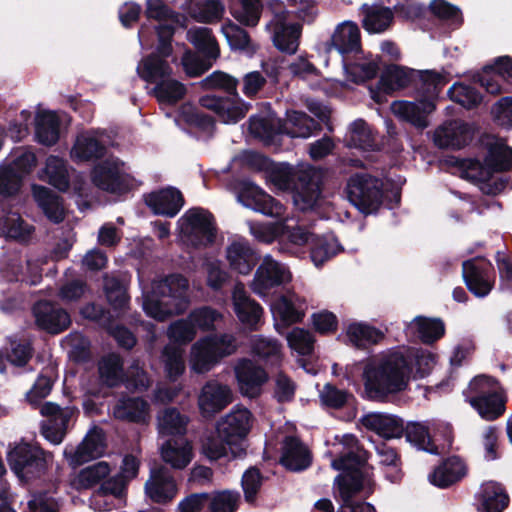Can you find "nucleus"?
<instances>
[{"instance_id":"obj_12","label":"nucleus","mask_w":512,"mask_h":512,"mask_svg":"<svg viewBox=\"0 0 512 512\" xmlns=\"http://www.w3.org/2000/svg\"><path fill=\"white\" fill-rule=\"evenodd\" d=\"M238 199L244 206L263 215L278 217L282 214L283 205L249 180L239 182Z\"/></svg>"},{"instance_id":"obj_31","label":"nucleus","mask_w":512,"mask_h":512,"mask_svg":"<svg viewBox=\"0 0 512 512\" xmlns=\"http://www.w3.org/2000/svg\"><path fill=\"white\" fill-rule=\"evenodd\" d=\"M22 175L11 165L0 167V209L13 208L22 186Z\"/></svg>"},{"instance_id":"obj_29","label":"nucleus","mask_w":512,"mask_h":512,"mask_svg":"<svg viewBox=\"0 0 512 512\" xmlns=\"http://www.w3.org/2000/svg\"><path fill=\"white\" fill-rule=\"evenodd\" d=\"M467 473V468L459 456H450L442 461L429 475L432 485L446 489L459 482Z\"/></svg>"},{"instance_id":"obj_8","label":"nucleus","mask_w":512,"mask_h":512,"mask_svg":"<svg viewBox=\"0 0 512 512\" xmlns=\"http://www.w3.org/2000/svg\"><path fill=\"white\" fill-rule=\"evenodd\" d=\"M181 233L194 248L211 246L216 239L217 229L214 215L201 207L188 209L179 219Z\"/></svg>"},{"instance_id":"obj_30","label":"nucleus","mask_w":512,"mask_h":512,"mask_svg":"<svg viewBox=\"0 0 512 512\" xmlns=\"http://www.w3.org/2000/svg\"><path fill=\"white\" fill-rule=\"evenodd\" d=\"M149 413V404L142 397H121L113 408L116 419L129 423H144Z\"/></svg>"},{"instance_id":"obj_48","label":"nucleus","mask_w":512,"mask_h":512,"mask_svg":"<svg viewBox=\"0 0 512 512\" xmlns=\"http://www.w3.org/2000/svg\"><path fill=\"white\" fill-rule=\"evenodd\" d=\"M34 348L28 341H12L10 349L0 350V373H6V362L16 367H25L33 356Z\"/></svg>"},{"instance_id":"obj_18","label":"nucleus","mask_w":512,"mask_h":512,"mask_svg":"<svg viewBox=\"0 0 512 512\" xmlns=\"http://www.w3.org/2000/svg\"><path fill=\"white\" fill-rule=\"evenodd\" d=\"M199 104L203 108L214 111L226 123L240 121L252 107L250 103L245 102L239 96L235 98L204 95L200 97Z\"/></svg>"},{"instance_id":"obj_47","label":"nucleus","mask_w":512,"mask_h":512,"mask_svg":"<svg viewBox=\"0 0 512 512\" xmlns=\"http://www.w3.org/2000/svg\"><path fill=\"white\" fill-rule=\"evenodd\" d=\"M346 334L350 343L360 349H365L371 345L378 344L385 337L384 333L380 329L362 323L350 324Z\"/></svg>"},{"instance_id":"obj_22","label":"nucleus","mask_w":512,"mask_h":512,"mask_svg":"<svg viewBox=\"0 0 512 512\" xmlns=\"http://www.w3.org/2000/svg\"><path fill=\"white\" fill-rule=\"evenodd\" d=\"M285 278L284 267L271 256H265L255 272L252 290L260 296H265L271 289L282 286Z\"/></svg>"},{"instance_id":"obj_24","label":"nucleus","mask_w":512,"mask_h":512,"mask_svg":"<svg viewBox=\"0 0 512 512\" xmlns=\"http://www.w3.org/2000/svg\"><path fill=\"white\" fill-rule=\"evenodd\" d=\"M296 201L303 203V209L312 208L321 197L322 183L316 169L309 165L300 170V178L292 189Z\"/></svg>"},{"instance_id":"obj_28","label":"nucleus","mask_w":512,"mask_h":512,"mask_svg":"<svg viewBox=\"0 0 512 512\" xmlns=\"http://www.w3.org/2000/svg\"><path fill=\"white\" fill-rule=\"evenodd\" d=\"M416 80V70L389 64L385 66L378 81V89L387 95H391L397 90L412 86Z\"/></svg>"},{"instance_id":"obj_14","label":"nucleus","mask_w":512,"mask_h":512,"mask_svg":"<svg viewBox=\"0 0 512 512\" xmlns=\"http://www.w3.org/2000/svg\"><path fill=\"white\" fill-rule=\"evenodd\" d=\"M91 180L97 188L111 194L123 195L131 190L128 175L122 173L115 163L108 160L94 166Z\"/></svg>"},{"instance_id":"obj_37","label":"nucleus","mask_w":512,"mask_h":512,"mask_svg":"<svg viewBox=\"0 0 512 512\" xmlns=\"http://www.w3.org/2000/svg\"><path fill=\"white\" fill-rule=\"evenodd\" d=\"M60 119L53 111L40 113L35 119L36 141L44 146L55 145L60 138Z\"/></svg>"},{"instance_id":"obj_56","label":"nucleus","mask_w":512,"mask_h":512,"mask_svg":"<svg viewBox=\"0 0 512 512\" xmlns=\"http://www.w3.org/2000/svg\"><path fill=\"white\" fill-rule=\"evenodd\" d=\"M376 451L380 457V464L387 467L385 477L392 483H397L402 478L401 458L395 448L382 442L376 446Z\"/></svg>"},{"instance_id":"obj_16","label":"nucleus","mask_w":512,"mask_h":512,"mask_svg":"<svg viewBox=\"0 0 512 512\" xmlns=\"http://www.w3.org/2000/svg\"><path fill=\"white\" fill-rule=\"evenodd\" d=\"M229 354L224 347L223 338L205 337L192 347V369L197 373L208 372Z\"/></svg>"},{"instance_id":"obj_11","label":"nucleus","mask_w":512,"mask_h":512,"mask_svg":"<svg viewBox=\"0 0 512 512\" xmlns=\"http://www.w3.org/2000/svg\"><path fill=\"white\" fill-rule=\"evenodd\" d=\"M31 311L36 327L48 334H60L71 325L70 314L57 302L38 300L33 304Z\"/></svg>"},{"instance_id":"obj_44","label":"nucleus","mask_w":512,"mask_h":512,"mask_svg":"<svg viewBox=\"0 0 512 512\" xmlns=\"http://www.w3.org/2000/svg\"><path fill=\"white\" fill-rule=\"evenodd\" d=\"M449 79L435 70L416 71L414 86L420 93L421 99H431L434 103Z\"/></svg>"},{"instance_id":"obj_58","label":"nucleus","mask_w":512,"mask_h":512,"mask_svg":"<svg viewBox=\"0 0 512 512\" xmlns=\"http://www.w3.org/2000/svg\"><path fill=\"white\" fill-rule=\"evenodd\" d=\"M454 166L457 167L461 176L472 182H485L492 178L488 167L486 166L485 158L480 161L477 158H461L456 159Z\"/></svg>"},{"instance_id":"obj_51","label":"nucleus","mask_w":512,"mask_h":512,"mask_svg":"<svg viewBox=\"0 0 512 512\" xmlns=\"http://www.w3.org/2000/svg\"><path fill=\"white\" fill-rule=\"evenodd\" d=\"M403 435L405 436L406 441L417 449L431 454L438 453V447L433 442L428 426L419 422H408L406 426H404Z\"/></svg>"},{"instance_id":"obj_62","label":"nucleus","mask_w":512,"mask_h":512,"mask_svg":"<svg viewBox=\"0 0 512 512\" xmlns=\"http://www.w3.org/2000/svg\"><path fill=\"white\" fill-rule=\"evenodd\" d=\"M350 143L352 146L373 151L376 148L375 137L365 120L356 119L350 125Z\"/></svg>"},{"instance_id":"obj_41","label":"nucleus","mask_w":512,"mask_h":512,"mask_svg":"<svg viewBox=\"0 0 512 512\" xmlns=\"http://www.w3.org/2000/svg\"><path fill=\"white\" fill-rule=\"evenodd\" d=\"M192 448L183 439H169L161 447V458L173 469L182 470L192 460Z\"/></svg>"},{"instance_id":"obj_32","label":"nucleus","mask_w":512,"mask_h":512,"mask_svg":"<svg viewBox=\"0 0 512 512\" xmlns=\"http://www.w3.org/2000/svg\"><path fill=\"white\" fill-rule=\"evenodd\" d=\"M227 260L232 270L248 275L256 266L259 257L247 242L235 241L227 247Z\"/></svg>"},{"instance_id":"obj_53","label":"nucleus","mask_w":512,"mask_h":512,"mask_svg":"<svg viewBox=\"0 0 512 512\" xmlns=\"http://www.w3.org/2000/svg\"><path fill=\"white\" fill-rule=\"evenodd\" d=\"M187 36L190 43L199 53L209 58H217L219 56V46L210 28L197 27L190 29Z\"/></svg>"},{"instance_id":"obj_45","label":"nucleus","mask_w":512,"mask_h":512,"mask_svg":"<svg viewBox=\"0 0 512 512\" xmlns=\"http://www.w3.org/2000/svg\"><path fill=\"white\" fill-rule=\"evenodd\" d=\"M99 377L102 384L109 388L120 386L124 380V363L120 355L110 353L98 364Z\"/></svg>"},{"instance_id":"obj_52","label":"nucleus","mask_w":512,"mask_h":512,"mask_svg":"<svg viewBox=\"0 0 512 512\" xmlns=\"http://www.w3.org/2000/svg\"><path fill=\"white\" fill-rule=\"evenodd\" d=\"M362 9V26L369 33L384 32L393 21V13L388 7L373 8L365 4Z\"/></svg>"},{"instance_id":"obj_5","label":"nucleus","mask_w":512,"mask_h":512,"mask_svg":"<svg viewBox=\"0 0 512 512\" xmlns=\"http://www.w3.org/2000/svg\"><path fill=\"white\" fill-rule=\"evenodd\" d=\"M463 395L465 401L486 421H495L505 413L507 397L495 377L475 376L463 391Z\"/></svg>"},{"instance_id":"obj_36","label":"nucleus","mask_w":512,"mask_h":512,"mask_svg":"<svg viewBox=\"0 0 512 512\" xmlns=\"http://www.w3.org/2000/svg\"><path fill=\"white\" fill-rule=\"evenodd\" d=\"M233 304L234 311L243 324L254 326L260 321L263 308L243 288H236L234 290Z\"/></svg>"},{"instance_id":"obj_60","label":"nucleus","mask_w":512,"mask_h":512,"mask_svg":"<svg viewBox=\"0 0 512 512\" xmlns=\"http://www.w3.org/2000/svg\"><path fill=\"white\" fill-rule=\"evenodd\" d=\"M405 357L410 360L411 374L413 373V366L416 367V375L419 378H424L430 374L434 364L436 363V355L423 349L414 348H400Z\"/></svg>"},{"instance_id":"obj_63","label":"nucleus","mask_w":512,"mask_h":512,"mask_svg":"<svg viewBox=\"0 0 512 512\" xmlns=\"http://www.w3.org/2000/svg\"><path fill=\"white\" fill-rule=\"evenodd\" d=\"M262 8L261 0H240V7H231L230 13L240 24L254 27L260 20Z\"/></svg>"},{"instance_id":"obj_26","label":"nucleus","mask_w":512,"mask_h":512,"mask_svg":"<svg viewBox=\"0 0 512 512\" xmlns=\"http://www.w3.org/2000/svg\"><path fill=\"white\" fill-rule=\"evenodd\" d=\"M331 46L341 55L362 52L361 32L353 21H344L337 25L330 39Z\"/></svg>"},{"instance_id":"obj_43","label":"nucleus","mask_w":512,"mask_h":512,"mask_svg":"<svg viewBox=\"0 0 512 512\" xmlns=\"http://www.w3.org/2000/svg\"><path fill=\"white\" fill-rule=\"evenodd\" d=\"M106 153L104 143L88 133L78 135L71 150L72 156L80 162L102 159Z\"/></svg>"},{"instance_id":"obj_19","label":"nucleus","mask_w":512,"mask_h":512,"mask_svg":"<svg viewBox=\"0 0 512 512\" xmlns=\"http://www.w3.org/2000/svg\"><path fill=\"white\" fill-rule=\"evenodd\" d=\"M144 203L154 215L175 217L184 205V197L181 191L168 186L150 193L144 194Z\"/></svg>"},{"instance_id":"obj_9","label":"nucleus","mask_w":512,"mask_h":512,"mask_svg":"<svg viewBox=\"0 0 512 512\" xmlns=\"http://www.w3.org/2000/svg\"><path fill=\"white\" fill-rule=\"evenodd\" d=\"M252 413L247 408L232 410L216 425V433L226 442L233 457L245 454L243 442L251 430Z\"/></svg>"},{"instance_id":"obj_7","label":"nucleus","mask_w":512,"mask_h":512,"mask_svg":"<svg viewBox=\"0 0 512 512\" xmlns=\"http://www.w3.org/2000/svg\"><path fill=\"white\" fill-rule=\"evenodd\" d=\"M10 469L22 481L40 479L48 470L46 452L39 446L21 442L7 454Z\"/></svg>"},{"instance_id":"obj_40","label":"nucleus","mask_w":512,"mask_h":512,"mask_svg":"<svg viewBox=\"0 0 512 512\" xmlns=\"http://www.w3.org/2000/svg\"><path fill=\"white\" fill-rule=\"evenodd\" d=\"M5 215L0 218V232L6 237L16 241H27L35 228L29 225L19 213L12 212V208L2 211Z\"/></svg>"},{"instance_id":"obj_38","label":"nucleus","mask_w":512,"mask_h":512,"mask_svg":"<svg viewBox=\"0 0 512 512\" xmlns=\"http://www.w3.org/2000/svg\"><path fill=\"white\" fill-rule=\"evenodd\" d=\"M410 329L417 338L426 345H432L444 337L446 328L441 318H430L426 316H416Z\"/></svg>"},{"instance_id":"obj_61","label":"nucleus","mask_w":512,"mask_h":512,"mask_svg":"<svg viewBox=\"0 0 512 512\" xmlns=\"http://www.w3.org/2000/svg\"><path fill=\"white\" fill-rule=\"evenodd\" d=\"M238 84L239 81L237 78L220 70L214 71L201 81V87L203 89H220L228 95L227 97L232 96L235 98H238Z\"/></svg>"},{"instance_id":"obj_17","label":"nucleus","mask_w":512,"mask_h":512,"mask_svg":"<svg viewBox=\"0 0 512 512\" xmlns=\"http://www.w3.org/2000/svg\"><path fill=\"white\" fill-rule=\"evenodd\" d=\"M313 462V454L309 447L295 435L284 437L281 446L279 463L290 472L307 470Z\"/></svg>"},{"instance_id":"obj_2","label":"nucleus","mask_w":512,"mask_h":512,"mask_svg":"<svg viewBox=\"0 0 512 512\" xmlns=\"http://www.w3.org/2000/svg\"><path fill=\"white\" fill-rule=\"evenodd\" d=\"M370 455V452L362 447L340 451L338 456L332 460L331 467L341 472L334 479V493L340 499L347 502L361 492H364L366 499L374 493L376 484L371 476L364 471Z\"/></svg>"},{"instance_id":"obj_4","label":"nucleus","mask_w":512,"mask_h":512,"mask_svg":"<svg viewBox=\"0 0 512 512\" xmlns=\"http://www.w3.org/2000/svg\"><path fill=\"white\" fill-rule=\"evenodd\" d=\"M349 202L362 214L371 215L381 208L385 199L400 204L401 192L383 179L366 172L351 175L345 188Z\"/></svg>"},{"instance_id":"obj_39","label":"nucleus","mask_w":512,"mask_h":512,"mask_svg":"<svg viewBox=\"0 0 512 512\" xmlns=\"http://www.w3.org/2000/svg\"><path fill=\"white\" fill-rule=\"evenodd\" d=\"M137 73L142 80L156 85L157 82L171 76L172 67L166 59L151 53L141 60L137 66Z\"/></svg>"},{"instance_id":"obj_42","label":"nucleus","mask_w":512,"mask_h":512,"mask_svg":"<svg viewBox=\"0 0 512 512\" xmlns=\"http://www.w3.org/2000/svg\"><path fill=\"white\" fill-rule=\"evenodd\" d=\"M342 245L334 236H318L311 238L310 258L316 267H321L327 261L343 251Z\"/></svg>"},{"instance_id":"obj_15","label":"nucleus","mask_w":512,"mask_h":512,"mask_svg":"<svg viewBox=\"0 0 512 512\" xmlns=\"http://www.w3.org/2000/svg\"><path fill=\"white\" fill-rule=\"evenodd\" d=\"M235 377L240 393L251 399L258 398L262 394L263 385L269 379L264 368L247 358L241 359L236 365Z\"/></svg>"},{"instance_id":"obj_59","label":"nucleus","mask_w":512,"mask_h":512,"mask_svg":"<svg viewBox=\"0 0 512 512\" xmlns=\"http://www.w3.org/2000/svg\"><path fill=\"white\" fill-rule=\"evenodd\" d=\"M180 118L187 126L200 132L212 134L215 130L214 117L195 107L183 106L180 111Z\"/></svg>"},{"instance_id":"obj_57","label":"nucleus","mask_w":512,"mask_h":512,"mask_svg":"<svg viewBox=\"0 0 512 512\" xmlns=\"http://www.w3.org/2000/svg\"><path fill=\"white\" fill-rule=\"evenodd\" d=\"M272 312L280 323L288 327L302 322L305 312L298 309L293 301L285 295H281L272 305Z\"/></svg>"},{"instance_id":"obj_49","label":"nucleus","mask_w":512,"mask_h":512,"mask_svg":"<svg viewBox=\"0 0 512 512\" xmlns=\"http://www.w3.org/2000/svg\"><path fill=\"white\" fill-rule=\"evenodd\" d=\"M104 293L111 308L123 313L129 306L130 296L122 280L115 276L104 277Z\"/></svg>"},{"instance_id":"obj_50","label":"nucleus","mask_w":512,"mask_h":512,"mask_svg":"<svg viewBox=\"0 0 512 512\" xmlns=\"http://www.w3.org/2000/svg\"><path fill=\"white\" fill-rule=\"evenodd\" d=\"M187 93L184 84L170 77L162 79L153 87L151 94L160 104L175 105L182 100Z\"/></svg>"},{"instance_id":"obj_20","label":"nucleus","mask_w":512,"mask_h":512,"mask_svg":"<svg viewBox=\"0 0 512 512\" xmlns=\"http://www.w3.org/2000/svg\"><path fill=\"white\" fill-rule=\"evenodd\" d=\"M391 109L400 120L418 129H425L429 124L428 115L436 109V105L431 99L420 98L416 102L406 100L394 101Z\"/></svg>"},{"instance_id":"obj_64","label":"nucleus","mask_w":512,"mask_h":512,"mask_svg":"<svg viewBox=\"0 0 512 512\" xmlns=\"http://www.w3.org/2000/svg\"><path fill=\"white\" fill-rule=\"evenodd\" d=\"M187 421L177 408H166L159 417L160 431L167 435H183L186 432Z\"/></svg>"},{"instance_id":"obj_34","label":"nucleus","mask_w":512,"mask_h":512,"mask_svg":"<svg viewBox=\"0 0 512 512\" xmlns=\"http://www.w3.org/2000/svg\"><path fill=\"white\" fill-rule=\"evenodd\" d=\"M478 500L483 512H503L510 503L504 486L496 481H488L481 485Z\"/></svg>"},{"instance_id":"obj_25","label":"nucleus","mask_w":512,"mask_h":512,"mask_svg":"<svg viewBox=\"0 0 512 512\" xmlns=\"http://www.w3.org/2000/svg\"><path fill=\"white\" fill-rule=\"evenodd\" d=\"M232 401V393L227 385L208 382L199 397V407L204 416H214Z\"/></svg>"},{"instance_id":"obj_54","label":"nucleus","mask_w":512,"mask_h":512,"mask_svg":"<svg viewBox=\"0 0 512 512\" xmlns=\"http://www.w3.org/2000/svg\"><path fill=\"white\" fill-rule=\"evenodd\" d=\"M449 98L466 109L477 108L483 100V95L474 86L456 82L448 90Z\"/></svg>"},{"instance_id":"obj_23","label":"nucleus","mask_w":512,"mask_h":512,"mask_svg":"<svg viewBox=\"0 0 512 512\" xmlns=\"http://www.w3.org/2000/svg\"><path fill=\"white\" fill-rule=\"evenodd\" d=\"M473 138V130L463 121H450L436 129L434 143L441 149H461Z\"/></svg>"},{"instance_id":"obj_13","label":"nucleus","mask_w":512,"mask_h":512,"mask_svg":"<svg viewBox=\"0 0 512 512\" xmlns=\"http://www.w3.org/2000/svg\"><path fill=\"white\" fill-rule=\"evenodd\" d=\"M106 448V435L103 428L93 426L75 449H65L64 455L73 467L81 466L101 457Z\"/></svg>"},{"instance_id":"obj_35","label":"nucleus","mask_w":512,"mask_h":512,"mask_svg":"<svg viewBox=\"0 0 512 512\" xmlns=\"http://www.w3.org/2000/svg\"><path fill=\"white\" fill-rule=\"evenodd\" d=\"M487 153L485 155L486 166L491 176L495 173H501L512 168V148L504 141L497 139L486 144Z\"/></svg>"},{"instance_id":"obj_55","label":"nucleus","mask_w":512,"mask_h":512,"mask_svg":"<svg viewBox=\"0 0 512 512\" xmlns=\"http://www.w3.org/2000/svg\"><path fill=\"white\" fill-rule=\"evenodd\" d=\"M44 172L47 175V181L54 188L61 192H66L70 187L69 174L66 163L57 156L47 158Z\"/></svg>"},{"instance_id":"obj_33","label":"nucleus","mask_w":512,"mask_h":512,"mask_svg":"<svg viewBox=\"0 0 512 512\" xmlns=\"http://www.w3.org/2000/svg\"><path fill=\"white\" fill-rule=\"evenodd\" d=\"M364 425L385 439L400 438L404 433V422L395 415L373 413L365 418Z\"/></svg>"},{"instance_id":"obj_6","label":"nucleus","mask_w":512,"mask_h":512,"mask_svg":"<svg viewBox=\"0 0 512 512\" xmlns=\"http://www.w3.org/2000/svg\"><path fill=\"white\" fill-rule=\"evenodd\" d=\"M272 19L267 28L272 32L273 44L281 52L294 54L299 46L302 24L292 22L293 12L286 9L284 2L271 0L268 2Z\"/></svg>"},{"instance_id":"obj_46","label":"nucleus","mask_w":512,"mask_h":512,"mask_svg":"<svg viewBox=\"0 0 512 512\" xmlns=\"http://www.w3.org/2000/svg\"><path fill=\"white\" fill-rule=\"evenodd\" d=\"M286 124L289 126L286 133L293 138H308L315 132L322 130L321 124L302 111H287Z\"/></svg>"},{"instance_id":"obj_21","label":"nucleus","mask_w":512,"mask_h":512,"mask_svg":"<svg viewBox=\"0 0 512 512\" xmlns=\"http://www.w3.org/2000/svg\"><path fill=\"white\" fill-rule=\"evenodd\" d=\"M145 493L157 504H167L175 497L176 482L167 467L161 465L151 469L150 479L145 483Z\"/></svg>"},{"instance_id":"obj_3","label":"nucleus","mask_w":512,"mask_h":512,"mask_svg":"<svg viewBox=\"0 0 512 512\" xmlns=\"http://www.w3.org/2000/svg\"><path fill=\"white\" fill-rule=\"evenodd\" d=\"M188 289L186 277L177 273L169 274L153 283L151 292L144 296L143 310L160 322L183 314L190 304Z\"/></svg>"},{"instance_id":"obj_27","label":"nucleus","mask_w":512,"mask_h":512,"mask_svg":"<svg viewBox=\"0 0 512 512\" xmlns=\"http://www.w3.org/2000/svg\"><path fill=\"white\" fill-rule=\"evenodd\" d=\"M32 195L45 217L53 224H60L65 219L63 198L48 187L32 185Z\"/></svg>"},{"instance_id":"obj_1","label":"nucleus","mask_w":512,"mask_h":512,"mask_svg":"<svg viewBox=\"0 0 512 512\" xmlns=\"http://www.w3.org/2000/svg\"><path fill=\"white\" fill-rule=\"evenodd\" d=\"M410 360L400 348L390 350L379 359L365 363L362 381L366 398L384 402L406 391L411 379Z\"/></svg>"},{"instance_id":"obj_10","label":"nucleus","mask_w":512,"mask_h":512,"mask_svg":"<svg viewBox=\"0 0 512 512\" xmlns=\"http://www.w3.org/2000/svg\"><path fill=\"white\" fill-rule=\"evenodd\" d=\"M462 277L467 289L475 297L483 298L495 286L496 271L488 259L477 256L463 261Z\"/></svg>"}]
</instances>
